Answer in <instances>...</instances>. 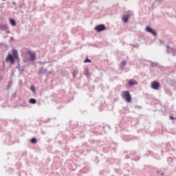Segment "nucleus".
<instances>
[{"label": "nucleus", "mask_w": 176, "mask_h": 176, "mask_svg": "<svg viewBox=\"0 0 176 176\" xmlns=\"http://www.w3.org/2000/svg\"><path fill=\"white\" fill-rule=\"evenodd\" d=\"M122 98L127 102H131V95L129 91H123L122 94Z\"/></svg>", "instance_id": "nucleus-1"}, {"label": "nucleus", "mask_w": 176, "mask_h": 176, "mask_svg": "<svg viewBox=\"0 0 176 176\" xmlns=\"http://www.w3.org/2000/svg\"><path fill=\"white\" fill-rule=\"evenodd\" d=\"M26 56H29L30 57V58L28 59V60H31L32 61H34V60L36 58V54L30 50L26 52Z\"/></svg>", "instance_id": "nucleus-2"}, {"label": "nucleus", "mask_w": 176, "mask_h": 176, "mask_svg": "<svg viewBox=\"0 0 176 176\" xmlns=\"http://www.w3.org/2000/svg\"><path fill=\"white\" fill-rule=\"evenodd\" d=\"M94 30L97 32H101V31H104V30H106L105 28V25H98L95 27Z\"/></svg>", "instance_id": "nucleus-3"}, {"label": "nucleus", "mask_w": 176, "mask_h": 176, "mask_svg": "<svg viewBox=\"0 0 176 176\" xmlns=\"http://www.w3.org/2000/svg\"><path fill=\"white\" fill-rule=\"evenodd\" d=\"M151 87L154 90H159V87H160V83L157 81H153L151 83Z\"/></svg>", "instance_id": "nucleus-4"}, {"label": "nucleus", "mask_w": 176, "mask_h": 176, "mask_svg": "<svg viewBox=\"0 0 176 176\" xmlns=\"http://www.w3.org/2000/svg\"><path fill=\"white\" fill-rule=\"evenodd\" d=\"M6 61H10L11 64H14V57L13 55H11L10 54H8V56H6Z\"/></svg>", "instance_id": "nucleus-5"}, {"label": "nucleus", "mask_w": 176, "mask_h": 176, "mask_svg": "<svg viewBox=\"0 0 176 176\" xmlns=\"http://www.w3.org/2000/svg\"><path fill=\"white\" fill-rule=\"evenodd\" d=\"M131 14V13L130 12H128L126 15L123 16L122 20L123 21H124V23H127L129 21V19L130 18Z\"/></svg>", "instance_id": "nucleus-6"}, {"label": "nucleus", "mask_w": 176, "mask_h": 176, "mask_svg": "<svg viewBox=\"0 0 176 176\" xmlns=\"http://www.w3.org/2000/svg\"><path fill=\"white\" fill-rule=\"evenodd\" d=\"M146 31H147V32H151V34H153V35H156V32H155V30L151 28L149 26L146 28Z\"/></svg>", "instance_id": "nucleus-7"}, {"label": "nucleus", "mask_w": 176, "mask_h": 176, "mask_svg": "<svg viewBox=\"0 0 176 176\" xmlns=\"http://www.w3.org/2000/svg\"><path fill=\"white\" fill-rule=\"evenodd\" d=\"M129 86H133L134 85H138V82L135 80L131 79L129 80Z\"/></svg>", "instance_id": "nucleus-8"}, {"label": "nucleus", "mask_w": 176, "mask_h": 176, "mask_svg": "<svg viewBox=\"0 0 176 176\" xmlns=\"http://www.w3.org/2000/svg\"><path fill=\"white\" fill-rule=\"evenodd\" d=\"M12 56H14V58L17 59L19 58V53L17 52V50H12Z\"/></svg>", "instance_id": "nucleus-9"}, {"label": "nucleus", "mask_w": 176, "mask_h": 176, "mask_svg": "<svg viewBox=\"0 0 176 176\" xmlns=\"http://www.w3.org/2000/svg\"><path fill=\"white\" fill-rule=\"evenodd\" d=\"M0 30L4 31L5 30H8V25L6 24H1L0 25Z\"/></svg>", "instance_id": "nucleus-10"}, {"label": "nucleus", "mask_w": 176, "mask_h": 176, "mask_svg": "<svg viewBox=\"0 0 176 176\" xmlns=\"http://www.w3.org/2000/svg\"><path fill=\"white\" fill-rule=\"evenodd\" d=\"M10 24H11V25H12V27H15L16 25V21H14L12 19H10Z\"/></svg>", "instance_id": "nucleus-11"}, {"label": "nucleus", "mask_w": 176, "mask_h": 176, "mask_svg": "<svg viewBox=\"0 0 176 176\" xmlns=\"http://www.w3.org/2000/svg\"><path fill=\"white\" fill-rule=\"evenodd\" d=\"M30 142L32 144H36V142H38V140H36V138H32L30 140Z\"/></svg>", "instance_id": "nucleus-12"}, {"label": "nucleus", "mask_w": 176, "mask_h": 176, "mask_svg": "<svg viewBox=\"0 0 176 176\" xmlns=\"http://www.w3.org/2000/svg\"><path fill=\"white\" fill-rule=\"evenodd\" d=\"M126 64H127V62H126L125 60H122L120 64V67L123 68V67L126 66Z\"/></svg>", "instance_id": "nucleus-13"}, {"label": "nucleus", "mask_w": 176, "mask_h": 176, "mask_svg": "<svg viewBox=\"0 0 176 176\" xmlns=\"http://www.w3.org/2000/svg\"><path fill=\"white\" fill-rule=\"evenodd\" d=\"M30 104H36V100L32 98L29 100Z\"/></svg>", "instance_id": "nucleus-14"}, {"label": "nucleus", "mask_w": 176, "mask_h": 176, "mask_svg": "<svg viewBox=\"0 0 176 176\" xmlns=\"http://www.w3.org/2000/svg\"><path fill=\"white\" fill-rule=\"evenodd\" d=\"M84 63H91V60H90L89 58H86L85 60H84Z\"/></svg>", "instance_id": "nucleus-15"}, {"label": "nucleus", "mask_w": 176, "mask_h": 176, "mask_svg": "<svg viewBox=\"0 0 176 176\" xmlns=\"http://www.w3.org/2000/svg\"><path fill=\"white\" fill-rule=\"evenodd\" d=\"M31 90H32V91H35V88H34V86H32L31 87Z\"/></svg>", "instance_id": "nucleus-16"}, {"label": "nucleus", "mask_w": 176, "mask_h": 176, "mask_svg": "<svg viewBox=\"0 0 176 176\" xmlns=\"http://www.w3.org/2000/svg\"><path fill=\"white\" fill-rule=\"evenodd\" d=\"M170 120H175V118L170 116Z\"/></svg>", "instance_id": "nucleus-17"}, {"label": "nucleus", "mask_w": 176, "mask_h": 176, "mask_svg": "<svg viewBox=\"0 0 176 176\" xmlns=\"http://www.w3.org/2000/svg\"><path fill=\"white\" fill-rule=\"evenodd\" d=\"M12 86V82H9L8 89H9Z\"/></svg>", "instance_id": "nucleus-18"}, {"label": "nucleus", "mask_w": 176, "mask_h": 176, "mask_svg": "<svg viewBox=\"0 0 176 176\" xmlns=\"http://www.w3.org/2000/svg\"><path fill=\"white\" fill-rule=\"evenodd\" d=\"M2 1H6V0H2Z\"/></svg>", "instance_id": "nucleus-19"}]
</instances>
